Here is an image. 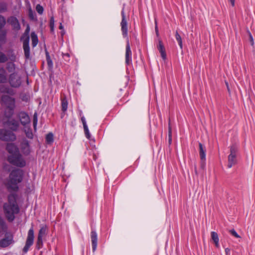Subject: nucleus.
Returning a JSON list of instances; mask_svg holds the SVG:
<instances>
[{
	"instance_id": "nucleus-27",
	"label": "nucleus",
	"mask_w": 255,
	"mask_h": 255,
	"mask_svg": "<svg viewBox=\"0 0 255 255\" xmlns=\"http://www.w3.org/2000/svg\"><path fill=\"white\" fill-rule=\"evenodd\" d=\"M47 230V228L46 226H43L41 227L39 231L38 238H43V237L45 235L46 232Z\"/></svg>"
},
{
	"instance_id": "nucleus-8",
	"label": "nucleus",
	"mask_w": 255,
	"mask_h": 255,
	"mask_svg": "<svg viewBox=\"0 0 255 255\" xmlns=\"http://www.w3.org/2000/svg\"><path fill=\"white\" fill-rule=\"evenodd\" d=\"M13 243V235L10 233H6L5 238L0 240V247L5 248Z\"/></svg>"
},
{
	"instance_id": "nucleus-19",
	"label": "nucleus",
	"mask_w": 255,
	"mask_h": 255,
	"mask_svg": "<svg viewBox=\"0 0 255 255\" xmlns=\"http://www.w3.org/2000/svg\"><path fill=\"white\" fill-rule=\"evenodd\" d=\"M121 30L124 37L128 38V22L126 21H122L121 22Z\"/></svg>"
},
{
	"instance_id": "nucleus-28",
	"label": "nucleus",
	"mask_w": 255,
	"mask_h": 255,
	"mask_svg": "<svg viewBox=\"0 0 255 255\" xmlns=\"http://www.w3.org/2000/svg\"><path fill=\"white\" fill-rule=\"evenodd\" d=\"M6 69L9 72H14L15 66L13 63H8L6 65Z\"/></svg>"
},
{
	"instance_id": "nucleus-23",
	"label": "nucleus",
	"mask_w": 255,
	"mask_h": 255,
	"mask_svg": "<svg viewBox=\"0 0 255 255\" xmlns=\"http://www.w3.org/2000/svg\"><path fill=\"white\" fill-rule=\"evenodd\" d=\"M62 111L65 112L68 108V101L66 97L61 99Z\"/></svg>"
},
{
	"instance_id": "nucleus-25",
	"label": "nucleus",
	"mask_w": 255,
	"mask_h": 255,
	"mask_svg": "<svg viewBox=\"0 0 255 255\" xmlns=\"http://www.w3.org/2000/svg\"><path fill=\"white\" fill-rule=\"evenodd\" d=\"M6 229L7 226L4 220L0 217V234L2 232L5 231Z\"/></svg>"
},
{
	"instance_id": "nucleus-33",
	"label": "nucleus",
	"mask_w": 255,
	"mask_h": 255,
	"mask_svg": "<svg viewBox=\"0 0 255 255\" xmlns=\"http://www.w3.org/2000/svg\"><path fill=\"white\" fill-rule=\"evenodd\" d=\"M46 140L48 143H50L53 141V135L52 133H49L46 135Z\"/></svg>"
},
{
	"instance_id": "nucleus-2",
	"label": "nucleus",
	"mask_w": 255,
	"mask_h": 255,
	"mask_svg": "<svg viewBox=\"0 0 255 255\" xmlns=\"http://www.w3.org/2000/svg\"><path fill=\"white\" fill-rule=\"evenodd\" d=\"M16 195L11 194L8 197V202L3 205V210L7 220L11 222L14 219V214L19 212V208L16 202Z\"/></svg>"
},
{
	"instance_id": "nucleus-3",
	"label": "nucleus",
	"mask_w": 255,
	"mask_h": 255,
	"mask_svg": "<svg viewBox=\"0 0 255 255\" xmlns=\"http://www.w3.org/2000/svg\"><path fill=\"white\" fill-rule=\"evenodd\" d=\"M7 160L11 164L19 167H23L26 164L25 161L19 152H17L14 154H10L7 157Z\"/></svg>"
},
{
	"instance_id": "nucleus-49",
	"label": "nucleus",
	"mask_w": 255,
	"mask_h": 255,
	"mask_svg": "<svg viewBox=\"0 0 255 255\" xmlns=\"http://www.w3.org/2000/svg\"><path fill=\"white\" fill-rule=\"evenodd\" d=\"M225 253L226 255H230V250L229 248L225 249Z\"/></svg>"
},
{
	"instance_id": "nucleus-37",
	"label": "nucleus",
	"mask_w": 255,
	"mask_h": 255,
	"mask_svg": "<svg viewBox=\"0 0 255 255\" xmlns=\"http://www.w3.org/2000/svg\"><path fill=\"white\" fill-rule=\"evenodd\" d=\"M50 27L51 31H54V19L53 17H51L50 20Z\"/></svg>"
},
{
	"instance_id": "nucleus-16",
	"label": "nucleus",
	"mask_w": 255,
	"mask_h": 255,
	"mask_svg": "<svg viewBox=\"0 0 255 255\" xmlns=\"http://www.w3.org/2000/svg\"><path fill=\"white\" fill-rule=\"evenodd\" d=\"M6 125L8 128L13 131L16 130L19 126L18 122L14 119L8 120L6 123Z\"/></svg>"
},
{
	"instance_id": "nucleus-48",
	"label": "nucleus",
	"mask_w": 255,
	"mask_h": 255,
	"mask_svg": "<svg viewBox=\"0 0 255 255\" xmlns=\"http://www.w3.org/2000/svg\"><path fill=\"white\" fill-rule=\"evenodd\" d=\"M29 30H30V28H29V26H27L26 30H25V33L26 34V36H28V33L29 32Z\"/></svg>"
},
{
	"instance_id": "nucleus-50",
	"label": "nucleus",
	"mask_w": 255,
	"mask_h": 255,
	"mask_svg": "<svg viewBox=\"0 0 255 255\" xmlns=\"http://www.w3.org/2000/svg\"><path fill=\"white\" fill-rule=\"evenodd\" d=\"M155 32H156V35L158 36V30L156 22L155 23Z\"/></svg>"
},
{
	"instance_id": "nucleus-43",
	"label": "nucleus",
	"mask_w": 255,
	"mask_h": 255,
	"mask_svg": "<svg viewBox=\"0 0 255 255\" xmlns=\"http://www.w3.org/2000/svg\"><path fill=\"white\" fill-rule=\"evenodd\" d=\"M230 233L235 237L237 238H240L241 237L237 234L236 231L234 229L230 231Z\"/></svg>"
},
{
	"instance_id": "nucleus-45",
	"label": "nucleus",
	"mask_w": 255,
	"mask_h": 255,
	"mask_svg": "<svg viewBox=\"0 0 255 255\" xmlns=\"http://www.w3.org/2000/svg\"><path fill=\"white\" fill-rule=\"evenodd\" d=\"M249 40H250V42L251 43V44L253 46L254 45V39H253V37L251 34V33L249 32Z\"/></svg>"
},
{
	"instance_id": "nucleus-34",
	"label": "nucleus",
	"mask_w": 255,
	"mask_h": 255,
	"mask_svg": "<svg viewBox=\"0 0 255 255\" xmlns=\"http://www.w3.org/2000/svg\"><path fill=\"white\" fill-rule=\"evenodd\" d=\"M43 245L42 238H38L36 242V248L39 250L40 249Z\"/></svg>"
},
{
	"instance_id": "nucleus-4",
	"label": "nucleus",
	"mask_w": 255,
	"mask_h": 255,
	"mask_svg": "<svg viewBox=\"0 0 255 255\" xmlns=\"http://www.w3.org/2000/svg\"><path fill=\"white\" fill-rule=\"evenodd\" d=\"M238 150V147L235 144L230 146V154L228 156V168H231L233 165L237 164V152Z\"/></svg>"
},
{
	"instance_id": "nucleus-15",
	"label": "nucleus",
	"mask_w": 255,
	"mask_h": 255,
	"mask_svg": "<svg viewBox=\"0 0 255 255\" xmlns=\"http://www.w3.org/2000/svg\"><path fill=\"white\" fill-rule=\"evenodd\" d=\"M91 238L92 246V250L95 252L96 250L97 246V234L95 231H92L91 233Z\"/></svg>"
},
{
	"instance_id": "nucleus-47",
	"label": "nucleus",
	"mask_w": 255,
	"mask_h": 255,
	"mask_svg": "<svg viewBox=\"0 0 255 255\" xmlns=\"http://www.w3.org/2000/svg\"><path fill=\"white\" fill-rule=\"evenodd\" d=\"M122 21H126V15L125 14V12H124V10H123L122 11Z\"/></svg>"
},
{
	"instance_id": "nucleus-42",
	"label": "nucleus",
	"mask_w": 255,
	"mask_h": 255,
	"mask_svg": "<svg viewBox=\"0 0 255 255\" xmlns=\"http://www.w3.org/2000/svg\"><path fill=\"white\" fill-rule=\"evenodd\" d=\"M83 128H84V131H85V133L86 136L88 138H90V132H89V130L88 126L84 127Z\"/></svg>"
},
{
	"instance_id": "nucleus-31",
	"label": "nucleus",
	"mask_w": 255,
	"mask_h": 255,
	"mask_svg": "<svg viewBox=\"0 0 255 255\" xmlns=\"http://www.w3.org/2000/svg\"><path fill=\"white\" fill-rule=\"evenodd\" d=\"M8 60V58L5 54L0 51V63H5Z\"/></svg>"
},
{
	"instance_id": "nucleus-24",
	"label": "nucleus",
	"mask_w": 255,
	"mask_h": 255,
	"mask_svg": "<svg viewBox=\"0 0 255 255\" xmlns=\"http://www.w3.org/2000/svg\"><path fill=\"white\" fill-rule=\"evenodd\" d=\"M211 237L212 239L214 241V242L215 244L216 247H218L219 245V238L218 235L217 233L215 232H211Z\"/></svg>"
},
{
	"instance_id": "nucleus-13",
	"label": "nucleus",
	"mask_w": 255,
	"mask_h": 255,
	"mask_svg": "<svg viewBox=\"0 0 255 255\" xmlns=\"http://www.w3.org/2000/svg\"><path fill=\"white\" fill-rule=\"evenodd\" d=\"M131 62V51L130 50L128 38H127L126 51V63L129 65Z\"/></svg>"
},
{
	"instance_id": "nucleus-6",
	"label": "nucleus",
	"mask_w": 255,
	"mask_h": 255,
	"mask_svg": "<svg viewBox=\"0 0 255 255\" xmlns=\"http://www.w3.org/2000/svg\"><path fill=\"white\" fill-rule=\"evenodd\" d=\"M0 139L4 141H14L16 139V136L12 131L1 129Z\"/></svg>"
},
{
	"instance_id": "nucleus-44",
	"label": "nucleus",
	"mask_w": 255,
	"mask_h": 255,
	"mask_svg": "<svg viewBox=\"0 0 255 255\" xmlns=\"http://www.w3.org/2000/svg\"><path fill=\"white\" fill-rule=\"evenodd\" d=\"M62 55H63V58L68 61L69 60V57H70V55L69 53H63L62 54Z\"/></svg>"
},
{
	"instance_id": "nucleus-9",
	"label": "nucleus",
	"mask_w": 255,
	"mask_h": 255,
	"mask_svg": "<svg viewBox=\"0 0 255 255\" xmlns=\"http://www.w3.org/2000/svg\"><path fill=\"white\" fill-rule=\"evenodd\" d=\"M29 36L26 37L23 40V48L24 50V56L26 59L30 57V48L29 46Z\"/></svg>"
},
{
	"instance_id": "nucleus-18",
	"label": "nucleus",
	"mask_w": 255,
	"mask_h": 255,
	"mask_svg": "<svg viewBox=\"0 0 255 255\" xmlns=\"http://www.w3.org/2000/svg\"><path fill=\"white\" fill-rule=\"evenodd\" d=\"M6 148L10 154H14L17 153V152H19L18 148L14 143H8Z\"/></svg>"
},
{
	"instance_id": "nucleus-5",
	"label": "nucleus",
	"mask_w": 255,
	"mask_h": 255,
	"mask_svg": "<svg viewBox=\"0 0 255 255\" xmlns=\"http://www.w3.org/2000/svg\"><path fill=\"white\" fill-rule=\"evenodd\" d=\"M34 238V230L33 227H31L28 232L25 245L22 250L24 253L26 254L28 251L30 247L33 245Z\"/></svg>"
},
{
	"instance_id": "nucleus-41",
	"label": "nucleus",
	"mask_w": 255,
	"mask_h": 255,
	"mask_svg": "<svg viewBox=\"0 0 255 255\" xmlns=\"http://www.w3.org/2000/svg\"><path fill=\"white\" fill-rule=\"evenodd\" d=\"M7 10V6L5 3L0 4V12H4Z\"/></svg>"
},
{
	"instance_id": "nucleus-26",
	"label": "nucleus",
	"mask_w": 255,
	"mask_h": 255,
	"mask_svg": "<svg viewBox=\"0 0 255 255\" xmlns=\"http://www.w3.org/2000/svg\"><path fill=\"white\" fill-rule=\"evenodd\" d=\"M45 54H46V58L47 65H48L49 68H52L53 67V62L50 58L49 54L47 50L45 51Z\"/></svg>"
},
{
	"instance_id": "nucleus-52",
	"label": "nucleus",
	"mask_w": 255,
	"mask_h": 255,
	"mask_svg": "<svg viewBox=\"0 0 255 255\" xmlns=\"http://www.w3.org/2000/svg\"><path fill=\"white\" fill-rule=\"evenodd\" d=\"M59 28H60V29H62V28H63V26H62V24H61V25H60V26H59Z\"/></svg>"
},
{
	"instance_id": "nucleus-39",
	"label": "nucleus",
	"mask_w": 255,
	"mask_h": 255,
	"mask_svg": "<svg viewBox=\"0 0 255 255\" xmlns=\"http://www.w3.org/2000/svg\"><path fill=\"white\" fill-rule=\"evenodd\" d=\"M37 123V115L35 113L34 115L33 120V127H34L35 130H36V128Z\"/></svg>"
},
{
	"instance_id": "nucleus-10",
	"label": "nucleus",
	"mask_w": 255,
	"mask_h": 255,
	"mask_svg": "<svg viewBox=\"0 0 255 255\" xmlns=\"http://www.w3.org/2000/svg\"><path fill=\"white\" fill-rule=\"evenodd\" d=\"M199 155L201 160V167L204 168L206 161V148L201 143H199Z\"/></svg>"
},
{
	"instance_id": "nucleus-29",
	"label": "nucleus",
	"mask_w": 255,
	"mask_h": 255,
	"mask_svg": "<svg viewBox=\"0 0 255 255\" xmlns=\"http://www.w3.org/2000/svg\"><path fill=\"white\" fill-rule=\"evenodd\" d=\"M28 16L30 19L32 20H36L37 18L35 15V13L34 12L32 11V10L31 8H29L28 10Z\"/></svg>"
},
{
	"instance_id": "nucleus-17",
	"label": "nucleus",
	"mask_w": 255,
	"mask_h": 255,
	"mask_svg": "<svg viewBox=\"0 0 255 255\" xmlns=\"http://www.w3.org/2000/svg\"><path fill=\"white\" fill-rule=\"evenodd\" d=\"M157 47L159 52L160 53L162 58L163 60H165L166 59V54L165 52V49L161 40H159L158 44Z\"/></svg>"
},
{
	"instance_id": "nucleus-46",
	"label": "nucleus",
	"mask_w": 255,
	"mask_h": 255,
	"mask_svg": "<svg viewBox=\"0 0 255 255\" xmlns=\"http://www.w3.org/2000/svg\"><path fill=\"white\" fill-rule=\"evenodd\" d=\"M81 121L82 122V124H83V127L87 126V124H86V120H85L84 117L83 116V117H81Z\"/></svg>"
},
{
	"instance_id": "nucleus-40",
	"label": "nucleus",
	"mask_w": 255,
	"mask_h": 255,
	"mask_svg": "<svg viewBox=\"0 0 255 255\" xmlns=\"http://www.w3.org/2000/svg\"><path fill=\"white\" fill-rule=\"evenodd\" d=\"M172 141V131H171V128L169 126V129H168V142L169 144L171 143Z\"/></svg>"
},
{
	"instance_id": "nucleus-54",
	"label": "nucleus",
	"mask_w": 255,
	"mask_h": 255,
	"mask_svg": "<svg viewBox=\"0 0 255 255\" xmlns=\"http://www.w3.org/2000/svg\"><path fill=\"white\" fill-rule=\"evenodd\" d=\"M227 89H228V91H230V89H229V86H228V87H227Z\"/></svg>"
},
{
	"instance_id": "nucleus-22",
	"label": "nucleus",
	"mask_w": 255,
	"mask_h": 255,
	"mask_svg": "<svg viewBox=\"0 0 255 255\" xmlns=\"http://www.w3.org/2000/svg\"><path fill=\"white\" fill-rule=\"evenodd\" d=\"M6 30H0V43H1L4 44L6 41Z\"/></svg>"
},
{
	"instance_id": "nucleus-36",
	"label": "nucleus",
	"mask_w": 255,
	"mask_h": 255,
	"mask_svg": "<svg viewBox=\"0 0 255 255\" xmlns=\"http://www.w3.org/2000/svg\"><path fill=\"white\" fill-rule=\"evenodd\" d=\"M36 10L37 11V12L40 14H42L43 13V7L40 5V4H37L36 6Z\"/></svg>"
},
{
	"instance_id": "nucleus-20",
	"label": "nucleus",
	"mask_w": 255,
	"mask_h": 255,
	"mask_svg": "<svg viewBox=\"0 0 255 255\" xmlns=\"http://www.w3.org/2000/svg\"><path fill=\"white\" fill-rule=\"evenodd\" d=\"M6 72L3 68H0V83H5L7 82Z\"/></svg>"
},
{
	"instance_id": "nucleus-11",
	"label": "nucleus",
	"mask_w": 255,
	"mask_h": 255,
	"mask_svg": "<svg viewBox=\"0 0 255 255\" xmlns=\"http://www.w3.org/2000/svg\"><path fill=\"white\" fill-rule=\"evenodd\" d=\"M2 103L6 105L8 107L14 106V99L7 95H3L1 99Z\"/></svg>"
},
{
	"instance_id": "nucleus-35",
	"label": "nucleus",
	"mask_w": 255,
	"mask_h": 255,
	"mask_svg": "<svg viewBox=\"0 0 255 255\" xmlns=\"http://www.w3.org/2000/svg\"><path fill=\"white\" fill-rule=\"evenodd\" d=\"M6 23L5 18L1 15H0V29L3 27Z\"/></svg>"
},
{
	"instance_id": "nucleus-30",
	"label": "nucleus",
	"mask_w": 255,
	"mask_h": 255,
	"mask_svg": "<svg viewBox=\"0 0 255 255\" xmlns=\"http://www.w3.org/2000/svg\"><path fill=\"white\" fill-rule=\"evenodd\" d=\"M25 132L26 136L30 139L33 138V135L31 129L30 128H25Z\"/></svg>"
},
{
	"instance_id": "nucleus-12",
	"label": "nucleus",
	"mask_w": 255,
	"mask_h": 255,
	"mask_svg": "<svg viewBox=\"0 0 255 255\" xmlns=\"http://www.w3.org/2000/svg\"><path fill=\"white\" fill-rule=\"evenodd\" d=\"M18 117L21 125L26 126L27 125L29 124L30 118L26 113L23 112H20Z\"/></svg>"
},
{
	"instance_id": "nucleus-21",
	"label": "nucleus",
	"mask_w": 255,
	"mask_h": 255,
	"mask_svg": "<svg viewBox=\"0 0 255 255\" xmlns=\"http://www.w3.org/2000/svg\"><path fill=\"white\" fill-rule=\"evenodd\" d=\"M31 38L32 41V45L33 47H35L38 42V39L37 34L35 32H32L31 33Z\"/></svg>"
},
{
	"instance_id": "nucleus-51",
	"label": "nucleus",
	"mask_w": 255,
	"mask_h": 255,
	"mask_svg": "<svg viewBox=\"0 0 255 255\" xmlns=\"http://www.w3.org/2000/svg\"><path fill=\"white\" fill-rule=\"evenodd\" d=\"M231 2L232 5L234 6L235 5V0H229Z\"/></svg>"
},
{
	"instance_id": "nucleus-1",
	"label": "nucleus",
	"mask_w": 255,
	"mask_h": 255,
	"mask_svg": "<svg viewBox=\"0 0 255 255\" xmlns=\"http://www.w3.org/2000/svg\"><path fill=\"white\" fill-rule=\"evenodd\" d=\"M23 174V170L20 169H14L10 172L8 178L5 181V186L9 191H18V184L22 182Z\"/></svg>"
},
{
	"instance_id": "nucleus-53",
	"label": "nucleus",
	"mask_w": 255,
	"mask_h": 255,
	"mask_svg": "<svg viewBox=\"0 0 255 255\" xmlns=\"http://www.w3.org/2000/svg\"><path fill=\"white\" fill-rule=\"evenodd\" d=\"M226 84L227 87H228V86H229V85H228V83L227 82H226Z\"/></svg>"
},
{
	"instance_id": "nucleus-14",
	"label": "nucleus",
	"mask_w": 255,
	"mask_h": 255,
	"mask_svg": "<svg viewBox=\"0 0 255 255\" xmlns=\"http://www.w3.org/2000/svg\"><path fill=\"white\" fill-rule=\"evenodd\" d=\"M7 22L10 24L15 30H18L20 28V25L16 17L10 16L7 19Z\"/></svg>"
},
{
	"instance_id": "nucleus-38",
	"label": "nucleus",
	"mask_w": 255,
	"mask_h": 255,
	"mask_svg": "<svg viewBox=\"0 0 255 255\" xmlns=\"http://www.w3.org/2000/svg\"><path fill=\"white\" fill-rule=\"evenodd\" d=\"M0 91L1 93H10V89L8 88L2 86L0 88Z\"/></svg>"
},
{
	"instance_id": "nucleus-32",
	"label": "nucleus",
	"mask_w": 255,
	"mask_h": 255,
	"mask_svg": "<svg viewBox=\"0 0 255 255\" xmlns=\"http://www.w3.org/2000/svg\"><path fill=\"white\" fill-rule=\"evenodd\" d=\"M175 38H176V40L178 41V42L179 43L180 48L182 49L183 46H182V39H181L180 35L179 34V33H178L177 31H176L175 33Z\"/></svg>"
},
{
	"instance_id": "nucleus-7",
	"label": "nucleus",
	"mask_w": 255,
	"mask_h": 255,
	"mask_svg": "<svg viewBox=\"0 0 255 255\" xmlns=\"http://www.w3.org/2000/svg\"><path fill=\"white\" fill-rule=\"evenodd\" d=\"M9 83L12 87H18L21 85L20 77L16 73L13 72L9 76Z\"/></svg>"
}]
</instances>
